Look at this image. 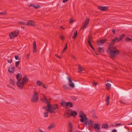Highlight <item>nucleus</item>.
Wrapping results in <instances>:
<instances>
[{"label": "nucleus", "mask_w": 132, "mask_h": 132, "mask_svg": "<svg viewBox=\"0 0 132 132\" xmlns=\"http://www.w3.org/2000/svg\"><path fill=\"white\" fill-rule=\"evenodd\" d=\"M88 45L89 46L91 47V48H92V49L94 51H95V48L93 47V46H92V44L91 43H88Z\"/></svg>", "instance_id": "obj_32"}, {"label": "nucleus", "mask_w": 132, "mask_h": 132, "mask_svg": "<svg viewBox=\"0 0 132 132\" xmlns=\"http://www.w3.org/2000/svg\"><path fill=\"white\" fill-rule=\"evenodd\" d=\"M106 39H101L97 41V44L98 46H100L102 44H103L105 43Z\"/></svg>", "instance_id": "obj_14"}, {"label": "nucleus", "mask_w": 132, "mask_h": 132, "mask_svg": "<svg viewBox=\"0 0 132 132\" xmlns=\"http://www.w3.org/2000/svg\"><path fill=\"white\" fill-rule=\"evenodd\" d=\"M71 98L73 101H75L76 99V98L74 96H72L71 97Z\"/></svg>", "instance_id": "obj_52"}, {"label": "nucleus", "mask_w": 132, "mask_h": 132, "mask_svg": "<svg viewBox=\"0 0 132 132\" xmlns=\"http://www.w3.org/2000/svg\"><path fill=\"white\" fill-rule=\"evenodd\" d=\"M34 4H34L33 5H32L31 4H28V6L30 7H33L34 8L36 9L40 8L41 7L38 4L34 5Z\"/></svg>", "instance_id": "obj_13"}, {"label": "nucleus", "mask_w": 132, "mask_h": 132, "mask_svg": "<svg viewBox=\"0 0 132 132\" xmlns=\"http://www.w3.org/2000/svg\"><path fill=\"white\" fill-rule=\"evenodd\" d=\"M116 41V40H117L118 41H121L120 40L119 38H116L114 39Z\"/></svg>", "instance_id": "obj_57"}, {"label": "nucleus", "mask_w": 132, "mask_h": 132, "mask_svg": "<svg viewBox=\"0 0 132 132\" xmlns=\"http://www.w3.org/2000/svg\"><path fill=\"white\" fill-rule=\"evenodd\" d=\"M20 31L18 30H15L12 32L10 35V39H13L17 36L18 35Z\"/></svg>", "instance_id": "obj_6"}, {"label": "nucleus", "mask_w": 132, "mask_h": 132, "mask_svg": "<svg viewBox=\"0 0 132 132\" xmlns=\"http://www.w3.org/2000/svg\"><path fill=\"white\" fill-rule=\"evenodd\" d=\"M77 30L75 31H74L73 36L72 37V38L75 39L76 38L77 36Z\"/></svg>", "instance_id": "obj_22"}, {"label": "nucleus", "mask_w": 132, "mask_h": 132, "mask_svg": "<svg viewBox=\"0 0 132 132\" xmlns=\"http://www.w3.org/2000/svg\"><path fill=\"white\" fill-rule=\"evenodd\" d=\"M55 56H56L57 58L59 59H60L62 57V56H59L57 54H55Z\"/></svg>", "instance_id": "obj_54"}, {"label": "nucleus", "mask_w": 132, "mask_h": 132, "mask_svg": "<svg viewBox=\"0 0 132 132\" xmlns=\"http://www.w3.org/2000/svg\"><path fill=\"white\" fill-rule=\"evenodd\" d=\"M33 52L34 53H35L37 51V50L36 48V47H33Z\"/></svg>", "instance_id": "obj_43"}, {"label": "nucleus", "mask_w": 132, "mask_h": 132, "mask_svg": "<svg viewBox=\"0 0 132 132\" xmlns=\"http://www.w3.org/2000/svg\"><path fill=\"white\" fill-rule=\"evenodd\" d=\"M41 100L42 102H44L45 103H49L48 100L47 99L46 97L45 96H44V98H42Z\"/></svg>", "instance_id": "obj_20"}, {"label": "nucleus", "mask_w": 132, "mask_h": 132, "mask_svg": "<svg viewBox=\"0 0 132 132\" xmlns=\"http://www.w3.org/2000/svg\"><path fill=\"white\" fill-rule=\"evenodd\" d=\"M100 51H99V50L98 51H96L95 52V53L97 55H99L100 54Z\"/></svg>", "instance_id": "obj_56"}, {"label": "nucleus", "mask_w": 132, "mask_h": 132, "mask_svg": "<svg viewBox=\"0 0 132 132\" xmlns=\"http://www.w3.org/2000/svg\"><path fill=\"white\" fill-rule=\"evenodd\" d=\"M98 49L99 50V51H100V52L102 53L104 52V49L103 48H101L99 46H98Z\"/></svg>", "instance_id": "obj_29"}, {"label": "nucleus", "mask_w": 132, "mask_h": 132, "mask_svg": "<svg viewBox=\"0 0 132 132\" xmlns=\"http://www.w3.org/2000/svg\"><path fill=\"white\" fill-rule=\"evenodd\" d=\"M19 23L20 24H23L24 25H26V24L25 22L23 21H20L19 22Z\"/></svg>", "instance_id": "obj_45"}, {"label": "nucleus", "mask_w": 132, "mask_h": 132, "mask_svg": "<svg viewBox=\"0 0 132 132\" xmlns=\"http://www.w3.org/2000/svg\"><path fill=\"white\" fill-rule=\"evenodd\" d=\"M97 8L100 10L102 11H105L108 9V7L107 6H98Z\"/></svg>", "instance_id": "obj_11"}, {"label": "nucleus", "mask_w": 132, "mask_h": 132, "mask_svg": "<svg viewBox=\"0 0 132 132\" xmlns=\"http://www.w3.org/2000/svg\"><path fill=\"white\" fill-rule=\"evenodd\" d=\"M38 93L36 92H34V94L32 98L31 101L33 103H36L38 100Z\"/></svg>", "instance_id": "obj_5"}, {"label": "nucleus", "mask_w": 132, "mask_h": 132, "mask_svg": "<svg viewBox=\"0 0 132 132\" xmlns=\"http://www.w3.org/2000/svg\"><path fill=\"white\" fill-rule=\"evenodd\" d=\"M98 84L97 82H95V81H94L93 83V85L94 86H96Z\"/></svg>", "instance_id": "obj_48"}, {"label": "nucleus", "mask_w": 132, "mask_h": 132, "mask_svg": "<svg viewBox=\"0 0 132 132\" xmlns=\"http://www.w3.org/2000/svg\"><path fill=\"white\" fill-rule=\"evenodd\" d=\"M90 20L89 19H88L85 21L84 24L83 26V28H85L86 27V26L89 22Z\"/></svg>", "instance_id": "obj_18"}, {"label": "nucleus", "mask_w": 132, "mask_h": 132, "mask_svg": "<svg viewBox=\"0 0 132 132\" xmlns=\"http://www.w3.org/2000/svg\"><path fill=\"white\" fill-rule=\"evenodd\" d=\"M100 125L96 123L94 125V127L95 129V130L97 132H100Z\"/></svg>", "instance_id": "obj_12"}, {"label": "nucleus", "mask_w": 132, "mask_h": 132, "mask_svg": "<svg viewBox=\"0 0 132 132\" xmlns=\"http://www.w3.org/2000/svg\"><path fill=\"white\" fill-rule=\"evenodd\" d=\"M61 106L63 107H66L69 106V107H72L73 106V104L71 102H67L65 101H62L60 103Z\"/></svg>", "instance_id": "obj_4"}, {"label": "nucleus", "mask_w": 132, "mask_h": 132, "mask_svg": "<svg viewBox=\"0 0 132 132\" xmlns=\"http://www.w3.org/2000/svg\"><path fill=\"white\" fill-rule=\"evenodd\" d=\"M110 49L112 50H117L116 47L114 46H112L111 47L109 46L108 48V51H109L110 50Z\"/></svg>", "instance_id": "obj_23"}, {"label": "nucleus", "mask_w": 132, "mask_h": 132, "mask_svg": "<svg viewBox=\"0 0 132 132\" xmlns=\"http://www.w3.org/2000/svg\"><path fill=\"white\" fill-rule=\"evenodd\" d=\"M71 116H73V117H75V116H77V113L75 111H72V110L71 111Z\"/></svg>", "instance_id": "obj_21"}, {"label": "nucleus", "mask_w": 132, "mask_h": 132, "mask_svg": "<svg viewBox=\"0 0 132 132\" xmlns=\"http://www.w3.org/2000/svg\"><path fill=\"white\" fill-rule=\"evenodd\" d=\"M108 95L106 94V101L107 102V105H108L109 104V99L110 97L109 96H107Z\"/></svg>", "instance_id": "obj_24"}, {"label": "nucleus", "mask_w": 132, "mask_h": 132, "mask_svg": "<svg viewBox=\"0 0 132 132\" xmlns=\"http://www.w3.org/2000/svg\"><path fill=\"white\" fill-rule=\"evenodd\" d=\"M79 115H80V116L81 115H84V114H85L81 111H80L79 112Z\"/></svg>", "instance_id": "obj_44"}, {"label": "nucleus", "mask_w": 132, "mask_h": 132, "mask_svg": "<svg viewBox=\"0 0 132 132\" xmlns=\"http://www.w3.org/2000/svg\"><path fill=\"white\" fill-rule=\"evenodd\" d=\"M42 86H43V87L45 88H47L48 87L47 86H45V85L44 84H42Z\"/></svg>", "instance_id": "obj_55"}, {"label": "nucleus", "mask_w": 132, "mask_h": 132, "mask_svg": "<svg viewBox=\"0 0 132 132\" xmlns=\"http://www.w3.org/2000/svg\"><path fill=\"white\" fill-rule=\"evenodd\" d=\"M95 111L94 110H93L92 111H91L90 112V113H91L92 114H93V113H94V112H95Z\"/></svg>", "instance_id": "obj_59"}, {"label": "nucleus", "mask_w": 132, "mask_h": 132, "mask_svg": "<svg viewBox=\"0 0 132 132\" xmlns=\"http://www.w3.org/2000/svg\"><path fill=\"white\" fill-rule=\"evenodd\" d=\"M15 59L16 60H20V58H19V56L17 55H15Z\"/></svg>", "instance_id": "obj_46"}, {"label": "nucleus", "mask_w": 132, "mask_h": 132, "mask_svg": "<svg viewBox=\"0 0 132 132\" xmlns=\"http://www.w3.org/2000/svg\"><path fill=\"white\" fill-rule=\"evenodd\" d=\"M30 55H29V54H27V59H28L29 57L30 56Z\"/></svg>", "instance_id": "obj_60"}, {"label": "nucleus", "mask_w": 132, "mask_h": 132, "mask_svg": "<svg viewBox=\"0 0 132 132\" xmlns=\"http://www.w3.org/2000/svg\"><path fill=\"white\" fill-rule=\"evenodd\" d=\"M63 79L65 80H66L67 79L66 75H64L63 76Z\"/></svg>", "instance_id": "obj_58"}, {"label": "nucleus", "mask_w": 132, "mask_h": 132, "mask_svg": "<svg viewBox=\"0 0 132 132\" xmlns=\"http://www.w3.org/2000/svg\"><path fill=\"white\" fill-rule=\"evenodd\" d=\"M46 108V111L44 112V117H47L48 116V112L51 113H55L57 112V109L58 108Z\"/></svg>", "instance_id": "obj_2"}, {"label": "nucleus", "mask_w": 132, "mask_h": 132, "mask_svg": "<svg viewBox=\"0 0 132 132\" xmlns=\"http://www.w3.org/2000/svg\"><path fill=\"white\" fill-rule=\"evenodd\" d=\"M47 106H44L43 107H58L59 105L57 104H55L53 105V106L52 107L50 103H48L47 104Z\"/></svg>", "instance_id": "obj_16"}, {"label": "nucleus", "mask_w": 132, "mask_h": 132, "mask_svg": "<svg viewBox=\"0 0 132 132\" xmlns=\"http://www.w3.org/2000/svg\"><path fill=\"white\" fill-rule=\"evenodd\" d=\"M71 57H72V58L74 59H76L75 56L72 55L71 56Z\"/></svg>", "instance_id": "obj_63"}, {"label": "nucleus", "mask_w": 132, "mask_h": 132, "mask_svg": "<svg viewBox=\"0 0 132 132\" xmlns=\"http://www.w3.org/2000/svg\"><path fill=\"white\" fill-rule=\"evenodd\" d=\"M89 121H88V120H85L83 122L84 123L86 126H87V125H88V123H89Z\"/></svg>", "instance_id": "obj_36"}, {"label": "nucleus", "mask_w": 132, "mask_h": 132, "mask_svg": "<svg viewBox=\"0 0 132 132\" xmlns=\"http://www.w3.org/2000/svg\"><path fill=\"white\" fill-rule=\"evenodd\" d=\"M132 40V39L130 38L129 37H127L126 39V42H128Z\"/></svg>", "instance_id": "obj_47"}, {"label": "nucleus", "mask_w": 132, "mask_h": 132, "mask_svg": "<svg viewBox=\"0 0 132 132\" xmlns=\"http://www.w3.org/2000/svg\"><path fill=\"white\" fill-rule=\"evenodd\" d=\"M112 132H117V131L116 129H113Z\"/></svg>", "instance_id": "obj_64"}, {"label": "nucleus", "mask_w": 132, "mask_h": 132, "mask_svg": "<svg viewBox=\"0 0 132 132\" xmlns=\"http://www.w3.org/2000/svg\"><path fill=\"white\" fill-rule=\"evenodd\" d=\"M125 36V35L124 34H122L121 35H120L119 37V39L120 40H121Z\"/></svg>", "instance_id": "obj_40"}, {"label": "nucleus", "mask_w": 132, "mask_h": 132, "mask_svg": "<svg viewBox=\"0 0 132 132\" xmlns=\"http://www.w3.org/2000/svg\"><path fill=\"white\" fill-rule=\"evenodd\" d=\"M88 40L87 41L88 43H91V40L92 39V38L90 35H89L88 37Z\"/></svg>", "instance_id": "obj_33"}, {"label": "nucleus", "mask_w": 132, "mask_h": 132, "mask_svg": "<svg viewBox=\"0 0 132 132\" xmlns=\"http://www.w3.org/2000/svg\"><path fill=\"white\" fill-rule=\"evenodd\" d=\"M116 41L114 39H113L112 40L111 42L109 44V46H111L112 45H114V44H115V43H116Z\"/></svg>", "instance_id": "obj_27"}, {"label": "nucleus", "mask_w": 132, "mask_h": 132, "mask_svg": "<svg viewBox=\"0 0 132 132\" xmlns=\"http://www.w3.org/2000/svg\"><path fill=\"white\" fill-rule=\"evenodd\" d=\"M117 90L119 93L120 96H126L128 95H129L127 92L125 91L119 89H117Z\"/></svg>", "instance_id": "obj_7"}, {"label": "nucleus", "mask_w": 132, "mask_h": 132, "mask_svg": "<svg viewBox=\"0 0 132 132\" xmlns=\"http://www.w3.org/2000/svg\"><path fill=\"white\" fill-rule=\"evenodd\" d=\"M102 127L103 128L106 129L108 128V126L106 124H103L102 126Z\"/></svg>", "instance_id": "obj_26"}, {"label": "nucleus", "mask_w": 132, "mask_h": 132, "mask_svg": "<svg viewBox=\"0 0 132 132\" xmlns=\"http://www.w3.org/2000/svg\"><path fill=\"white\" fill-rule=\"evenodd\" d=\"M7 61L9 63H11L12 62L13 60L11 58L10 59H7Z\"/></svg>", "instance_id": "obj_42"}, {"label": "nucleus", "mask_w": 132, "mask_h": 132, "mask_svg": "<svg viewBox=\"0 0 132 132\" xmlns=\"http://www.w3.org/2000/svg\"><path fill=\"white\" fill-rule=\"evenodd\" d=\"M78 72L80 73H81L84 70V69L81 66L80 64H79L78 65Z\"/></svg>", "instance_id": "obj_19"}, {"label": "nucleus", "mask_w": 132, "mask_h": 132, "mask_svg": "<svg viewBox=\"0 0 132 132\" xmlns=\"http://www.w3.org/2000/svg\"><path fill=\"white\" fill-rule=\"evenodd\" d=\"M122 125H121V123H117L115 124V126L116 127V126H120Z\"/></svg>", "instance_id": "obj_49"}, {"label": "nucleus", "mask_w": 132, "mask_h": 132, "mask_svg": "<svg viewBox=\"0 0 132 132\" xmlns=\"http://www.w3.org/2000/svg\"><path fill=\"white\" fill-rule=\"evenodd\" d=\"M73 19H71L70 21V23H72L73 22Z\"/></svg>", "instance_id": "obj_61"}, {"label": "nucleus", "mask_w": 132, "mask_h": 132, "mask_svg": "<svg viewBox=\"0 0 132 132\" xmlns=\"http://www.w3.org/2000/svg\"><path fill=\"white\" fill-rule=\"evenodd\" d=\"M107 90H109L110 89V88L111 87V85L109 83H107L105 84Z\"/></svg>", "instance_id": "obj_28"}, {"label": "nucleus", "mask_w": 132, "mask_h": 132, "mask_svg": "<svg viewBox=\"0 0 132 132\" xmlns=\"http://www.w3.org/2000/svg\"><path fill=\"white\" fill-rule=\"evenodd\" d=\"M16 77L18 79V81H16L17 86L19 88L22 89L25 83L27 82L29 79L27 76H25L23 77L22 81L21 82L20 81L22 78V75L21 74L19 73L18 74Z\"/></svg>", "instance_id": "obj_1"}, {"label": "nucleus", "mask_w": 132, "mask_h": 132, "mask_svg": "<svg viewBox=\"0 0 132 132\" xmlns=\"http://www.w3.org/2000/svg\"><path fill=\"white\" fill-rule=\"evenodd\" d=\"M80 118H81L80 120L81 122H83L85 120H88V118L87 117L86 114L84 115H81L80 116Z\"/></svg>", "instance_id": "obj_9"}, {"label": "nucleus", "mask_w": 132, "mask_h": 132, "mask_svg": "<svg viewBox=\"0 0 132 132\" xmlns=\"http://www.w3.org/2000/svg\"><path fill=\"white\" fill-rule=\"evenodd\" d=\"M69 86L72 88H73L75 87V84L72 82L70 83Z\"/></svg>", "instance_id": "obj_35"}, {"label": "nucleus", "mask_w": 132, "mask_h": 132, "mask_svg": "<svg viewBox=\"0 0 132 132\" xmlns=\"http://www.w3.org/2000/svg\"><path fill=\"white\" fill-rule=\"evenodd\" d=\"M60 38L62 40H64V37L62 36H60Z\"/></svg>", "instance_id": "obj_62"}, {"label": "nucleus", "mask_w": 132, "mask_h": 132, "mask_svg": "<svg viewBox=\"0 0 132 132\" xmlns=\"http://www.w3.org/2000/svg\"><path fill=\"white\" fill-rule=\"evenodd\" d=\"M108 53L110 56V57L112 58H113L116 55L119 53L120 51L117 50H112L110 49L109 51H108Z\"/></svg>", "instance_id": "obj_3"}, {"label": "nucleus", "mask_w": 132, "mask_h": 132, "mask_svg": "<svg viewBox=\"0 0 132 132\" xmlns=\"http://www.w3.org/2000/svg\"><path fill=\"white\" fill-rule=\"evenodd\" d=\"M93 121H91V120H90L89 121V123H88V125L90 126H93Z\"/></svg>", "instance_id": "obj_39"}, {"label": "nucleus", "mask_w": 132, "mask_h": 132, "mask_svg": "<svg viewBox=\"0 0 132 132\" xmlns=\"http://www.w3.org/2000/svg\"><path fill=\"white\" fill-rule=\"evenodd\" d=\"M26 25L28 26H35V22L34 21L32 20L28 21Z\"/></svg>", "instance_id": "obj_10"}, {"label": "nucleus", "mask_w": 132, "mask_h": 132, "mask_svg": "<svg viewBox=\"0 0 132 132\" xmlns=\"http://www.w3.org/2000/svg\"><path fill=\"white\" fill-rule=\"evenodd\" d=\"M20 63V61H18L16 62H15V67L16 68L18 67Z\"/></svg>", "instance_id": "obj_37"}, {"label": "nucleus", "mask_w": 132, "mask_h": 132, "mask_svg": "<svg viewBox=\"0 0 132 132\" xmlns=\"http://www.w3.org/2000/svg\"><path fill=\"white\" fill-rule=\"evenodd\" d=\"M116 30V28L115 27H113L112 29V32L114 33V34H115V31Z\"/></svg>", "instance_id": "obj_53"}, {"label": "nucleus", "mask_w": 132, "mask_h": 132, "mask_svg": "<svg viewBox=\"0 0 132 132\" xmlns=\"http://www.w3.org/2000/svg\"><path fill=\"white\" fill-rule=\"evenodd\" d=\"M36 83L37 85L39 86H42L43 84L39 80L37 81Z\"/></svg>", "instance_id": "obj_30"}, {"label": "nucleus", "mask_w": 132, "mask_h": 132, "mask_svg": "<svg viewBox=\"0 0 132 132\" xmlns=\"http://www.w3.org/2000/svg\"><path fill=\"white\" fill-rule=\"evenodd\" d=\"M55 126V124L54 123H53L50 124L48 127V129H51L53 128Z\"/></svg>", "instance_id": "obj_25"}, {"label": "nucleus", "mask_w": 132, "mask_h": 132, "mask_svg": "<svg viewBox=\"0 0 132 132\" xmlns=\"http://www.w3.org/2000/svg\"><path fill=\"white\" fill-rule=\"evenodd\" d=\"M63 87L65 89H67L68 90L71 89H70L69 87L67 85H64L63 86Z\"/></svg>", "instance_id": "obj_31"}, {"label": "nucleus", "mask_w": 132, "mask_h": 132, "mask_svg": "<svg viewBox=\"0 0 132 132\" xmlns=\"http://www.w3.org/2000/svg\"><path fill=\"white\" fill-rule=\"evenodd\" d=\"M10 82L11 84L13 85L14 86L15 84L13 80L11 79L10 81Z\"/></svg>", "instance_id": "obj_38"}, {"label": "nucleus", "mask_w": 132, "mask_h": 132, "mask_svg": "<svg viewBox=\"0 0 132 132\" xmlns=\"http://www.w3.org/2000/svg\"><path fill=\"white\" fill-rule=\"evenodd\" d=\"M15 70V68L14 66H12V67H9L8 69V71L10 73H13Z\"/></svg>", "instance_id": "obj_15"}, {"label": "nucleus", "mask_w": 132, "mask_h": 132, "mask_svg": "<svg viewBox=\"0 0 132 132\" xmlns=\"http://www.w3.org/2000/svg\"><path fill=\"white\" fill-rule=\"evenodd\" d=\"M67 108L64 113V116L66 118H69L71 116L70 112H71V111H72V109H68L69 108Z\"/></svg>", "instance_id": "obj_8"}, {"label": "nucleus", "mask_w": 132, "mask_h": 132, "mask_svg": "<svg viewBox=\"0 0 132 132\" xmlns=\"http://www.w3.org/2000/svg\"><path fill=\"white\" fill-rule=\"evenodd\" d=\"M67 48V43H66L65 45V47L62 52V53H63L64 51L66 50Z\"/></svg>", "instance_id": "obj_34"}, {"label": "nucleus", "mask_w": 132, "mask_h": 132, "mask_svg": "<svg viewBox=\"0 0 132 132\" xmlns=\"http://www.w3.org/2000/svg\"><path fill=\"white\" fill-rule=\"evenodd\" d=\"M6 11H5L4 12H1L0 13V15H5L7 14Z\"/></svg>", "instance_id": "obj_41"}, {"label": "nucleus", "mask_w": 132, "mask_h": 132, "mask_svg": "<svg viewBox=\"0 0 132 132\" xmlns=\"http://www.w3.org/2000/svg\"><path fill=\"white\" fill-rule=\"evenodd\" d=\"M36 41H34L33 43V47H36Z\"/></svg>", "instance_id": "obj_51"}, {"label": "nucleus", "mask_w": 132, "mask_h": 132, "mask_svg": "<svg viewBox=\"0 0 132 132\" xmlns=\"http://www.w3.org/2000/svg\"><path fill=\"white\" fill-rule=\"evenodd\" d=\"M69 129L68 132H73V127L71 123L70 122L69 124Z\"/></svg>", "instance_id": "obj_17"}, {"label": "nucleus", "mask_w": 132, "mask_h": 132, "mask_svg": "<svg viewBox=\"0 0 132 132\" xmlns=\"http://www.w3.org/2000/svg\"><path fill=\"white\" fill-rule=\"evenodd\" d=\"M68 81L70 83L72 82V79H71L70 78V77H68Z\"/></svg>", "instance_id": "obj_50"}]
</instances>
